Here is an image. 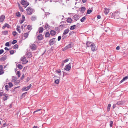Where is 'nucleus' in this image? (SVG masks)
I'll return each mask as SVG.
<instances>
[{
  "label": "nucleus",
  "mask_w": 128,
  "mask_h": 128,
  "mask_svg": "<svg viewBox=\"0 0 128 128\" xmlns=\"http://www.w3.org/2000/svg\"><path fill=\"white\" fill-rule=\"evenodd\" d=\"M56 39L55 38L52 39L49 41V42L50 45H52L54 44L56 41Z\"/></svg>",
  "instance_id": "1"
},
{
  "label": "nucleus",
  "mask_w": 128,
  "mask_h": 128,
  "mask_svg": "<svg viewBox=\"0 0 128 128\" xmlns=\"http://www.w3.org/2000/svg\"><path fill=\"white\" fill-rule=\"evenodd\" d=\"M20 3L23 5L24 6L25 8H26V6L29 5V3L28 2H27L26 1H22Z\"/></svg>",
  "instance_id": "2"
},
{
  "label": "nucleus",
  "mask_w": 128,
  "mask_h": 128,
  "mask_svg": "<svg viewBox=\"0 0 128 128\" xmlns=\"http://www.w3.org/2000/svg\"><path fill=\"white\" fill-rule=\"evenodd\" d=\"M120 12L118 11H116L115 12L112 13V15L115 18H117L118 17L119 15Z\"/></svg>",
  "instance_id": "3"
},
{
  "label": "nucleus",
  "mask_w": 128,
  "mask_h": 128,
  "mask_svg": "<svg viewBox=\"0 0 128 128\" xmlns=\"http://www.w3.org/2000/svg\"><path fill=\"white\" fill-rule=\"evenodd\" d=\"M26 10H27V13L28 14L31 15L32 14L33 10L32 8H28Z\"/></svg>",
  "instance_id": "4"
},
{
  "label": "nucleus",
  "mask_w": 128,
  "mask_h": 128,
  "mask_svg": "<svg viewBox=\"0 0 128 128\" xmlns=\"http://www.w3.org/2000/svg\"><path fill=\"white\" fill-rule=\"evenodd\" d=\"M73 46V44L72 43H70V44H68L67 46H66L64 49L65 50H66L67 49L72 48Z\"/></svg>",
  "instance_id": "5"
},
{
  "label": "nucleus",
  "mask_w": 128,
  "mask_h": 128,
  "mask_svg": "<svg viewBox=\"0 0 128 128\" xmlns=\"http://www.w3.org/2000/svg\"><path fill=\"white\" fill-rule=\"evenodd\" d=\"M91 46L90 47L92 51L93 52L94 51L96 50V48L94 43H93Z\"/></svg>",
  "instance_id": "6"
},
{
  "label": "nucleus",
  "mask_w": 128,
  "mask_h": 128,
  "mask_svg": "<svg viewBox=\"0 0 128 128\" xmlns=\"http://www.w3.org/2000/svg\"><path fill=\"white\" fill-rule=\"evenodd\" d=\"M71 68V66L70 64L66 65L65 67V70L67 71L69 70Z\"/></svg>",
  "instance_id": "7"
},
{
  "label": "nucleus",
  "mask_w": 128,
  "mask_h": 128,
  "mask_svg": "<svg viewBox=\"0 0 128 128\" xmlns=\"http://www.w3.org/2000/svg\"><path fill=\"white\" fill-rule=\"evenodd\" d=\"M22 64H25L28 62V60H26V58L25 57L23 58L21 60Z\"/></svg>",
  "instance_id": "8"
},
{
  "label": "nucleus",
  "mask_w": 128,
  "mask_h": 128,
  "mask_svg": "<svg viewBox=\"0 0 128 128\" xmlns=\"http://www.w3.org/2000/svg\"><path fill=\"white\" fill-rule=\"evenodd\" d=\"M30 48L33 50H34L36 49V46L35 44H33L31 45Z\"/></svg>",
  "instance_id": "9"
},
{
  "label": "nucleus",
  "mask_w": 128,
  "mask_h": 128,
  "mask_svg": "<svg viewBox=\"0 0 128 128\" xmlns=\"http://www.w3.org/2000/svg\"><path fill=\"white\" fill-rule=\"evenodd\" d=\"M7 58V56L6 55H4L2 57H1L0 58V61L1 62H2L5 60Z\"/></svg>",
  "instance_id": "10"
},
{
  "label": "nucleus",
  "mask_w": 128,
  "mask_h": 128,
  "mask_svg": "<svg viewBox=\"0 0 128 128\" xmlns=\"http://www.w3.org/2000/svg\"><path fill=\"white\" fill-rule=\"evenodd\" d=\"M5 18L4 15H2L0 16V22H2Z\"/></svg>",
  "instance_id": "11"
},
{
  "label": "nucleus",
  "mask_w": 128,
  "mask_h": 128,
  "mask_svg": "<svg viewBox=\"0 0 128 128\" xmlns=\"http://www.w3.org/2000/svg\"><path fill=\"white\" fill-rule=\"evenodd\" d=\"M74 19L76 21H77L79 18V16L78 15H75L73 16Z\"/></svg>",
  "instance_id": "12"
},
{
  "label": "nucleus",
  "mask_w": 128,
  "mask_h": 128,
  "mask_svg": "<svg viewBox=\"0 0 128 128\" xmlns=\"http://www.w3.org/2000/svg\"><path fill=\"white\" fill-rule=\"evenodd\" d=\"M93 43H92L91 42H87L86 43V45L88 47H89L90 46H91L92 44Z\"/></svg>",
  "instance_id": "13"
},
{
  "label": "nucleus",
  "mask_w": 128,
  "mask_h": 128,
  "mask_svg": "<svg viewBox=\"0 0 128 128\" xmlns=\"http://www.w3.org/2000/svg\"><path fill=\"white\" fill-rule=\"evenodd\" d=\"M50 34L51 36H54L55 35L56 32L54 30H51L50 32Z\"/></svg>",
  "instance_id": "14"
},
{
  "label": "nucleus",
  "mask_w": 128,
  "mask_h": 128,
  "mask_svg": "<svg viewBox=\"0 0 128 128\" xmlns=\"http://www.w3.org/2000/svg\"><path fill=\"white\" fill-rule=\"evenodd\" d=\"M4 97L3 98V100H6L8 98V95L6 94H4Z\"/></svg>",
  "instance_id": "15"
},
{
  "label": "nucleus",
  "mask_w": 128,
  "mask_h": 128,
  "mask_svg": "<svg viewBox=\"0 0 128 128\" xmlns=\"http://www.w3.org/2000/svg\"><path fill=\"white\" fill-rule=\"evenodd\" d=\"M42 38V34H40L38 36V38L39 40H41Z\"/></svg>",
  "instance_id": "16"
},
{
  "label": "nucleus",
  "mask_w": 128,
  "mask_h": 128,
  "mask_svg": "<svg viewBox=\"0 0 128 128\" xmlns=\"http://www.w3.org/2000/svg\"><path fill=\"white\" fill-rule=\"evenodd\" d=\"M31 19L32 21H34L36 19V17L35 16H33L31 17Z\"/></svg>",
  "instance_id": "17"
},
{
  "label": "nucleus",
  "mask_w": 128,
  "mask_h": 128,
  "mask_svg": "<svg viewBox=\"0 0 128 128\" xmlns=\"http://www.w3.org/2000/svg\"><path fill=\"white\" fill-rule=\"evenodd\" d=\"M69 30L68 29L66 30H64V33L63 34L64 35H66L67 34L68 32H69Z\"/></svg>",
  "instance_id": "18"
},
{
  "label": "nucleus",
  "mask_w": 128,
  "mask_h": 128,
  "mask_svg": "<svg viewBox=\"0 0 128 128\" xmlns=\"http://www.w3.org/2000/svg\"><path fill=\"white\" fill-rule=\"evenodd\" d=\"M128 79V75L127 76L124 77L123 79L120 81L121 82H122L124 80Z\"/></svg>",
  "instance_id": "19"
},
{
  "label": "nucleus",
  "mask_w": 128,
  "mask_h": 128,
  "mask_svg": "<svg viewBox=\"0 0 128 128\" xmlns=\"http://www.w3.org/2000/svg\"><path fill=\"white\" fill-rule=\"evenodd\" d=\"M109 12L108 9L107 8H104V12L106 15Z\"/></svg>",
  "instance_id": "20"
},
{
  "label": "nucleus",
  "mask_w": 128,
  "mask_h": 128,
  "mask_svg": "<svg viewBox=\"0 0 128 128\" xmlns=\"http://www.w3.org/2000/svg\"><path fill=\"white\" fill-rule=\"evenodd\" d=\"M30 88H29L28 86L27 87L23 88H22V90L24 91H26L29 90Z\"/></svg>",
  "instance_id": "21"
},
{
  "label": "nucleus",
  "mask_w": 128,
  "mask_h": 128,
  "mask_svg": "<svg viewBox=\"0 0 128 128\" xmlns=\"http://www.w3.org/2000/svg\"><path fill=\"white\" fill-rule=\"evenodd\" d=\"M67 21L68 23H71L72 21V19L70 18H68Z\"/></svg>",
  "instance_id": "22"
},
{
  "label": "nucleus",
  "mask_w": 128,
  "mask_h": 128,
  "mask_svg": "<svg viewBox=\"0 0 128 128\" xmlns=\"http://www.w3.org/2000/svg\"><path fill=\"white\" fill-rule=\"evenodd\" d=\"M76 25H74L72 26H71L70 28V30H73L75 29L76 28Z\"/></svg>",
  "instance_id": "23"
},
{
  "label": "nucleus",
  "mask_w": 128,
  "mask_h": 128,
  "mask_svg": "<svg viewBox=\"0 0 128 128\" xmlns=\"http://www.w3.org/2000/svg\"><path fill=\"white\" fill-rule=\"evenodd\" d=\"M16 30L17 31H18L19 33H20L21 32L20 31V26H17L16 28Z\"/></svg>",
  "instance_id": "24"
},
{
  "label": "nucleus",
  "mask_w": 128,
  "mask_h": 128,
  "mask_svg": "<svg viewBox=\"0 0 128 128\" xmlns=\"http://www.w3.org/2000/svg\"><path fill=\"white\" fill-rule=\"evenodd\" d=\"M86 19V16H84L82 18H81L80 20V21L81 22H84V21Z\"/></svg>",
  "instance_id": "25"
},
{
  "label": "nucleus",
  "mask_w": 128,
  "mask_h": 128,
  "mask_svg": "<svg viewBox=\"0 0 128 128\" xmlns=\"http://www.w3.org/2000/svg\"><path fill=\"white\" fill-rule=\"evenodd\" d=\"M66 26V24H61L60 26V27L61 28H65Z\"/></svg>",
  "instance_id": "26"
},
{
  "label": "nucleus",
  "mask_w": 128,
  "mask_h": 128,
  "mask_svg": "<svg viewBox=\"0 0 128 128\" xmlns=\"http://www.w3.org/2000/svg\"><path fill=\"white\" fill-rule=\"evenodd\" d=\"M50 26L49 25L47 24H46V25L45 26L44 28L46 30H47L48 29V28H49Z\"/></svg>",
  "instance_id": "27"
},
{
  "label": "nucleus",
  "mask_w": 128,
  "mask_h": 128,
  "mask_svg": "<svg viewBox=\"0 0 128 128\" xmlns=\"http://www.w3.org/2000/svg\"><path fill=\"white\" fill-rule=\"evenodd\" d=\"M8 32L7 30L2 31V34H3L6 35L8 34Z\"/></svg>",
  "instance_id": "28"
},
{
  "label": "nucleus",
  "mask_w": 128,
  "mask_h": 128,
  "mask_svg": "<svg viewBox=\"0 0 128 128\" xmlns=\"http://www.w3.org/2000/svg\"><path fill=\"white\" fill-rule=\"evenodd\" d=\"M4 27H7V28H9L10 27V26L8 24L6 23L4 25Z\"/></svg>",
  "instance_id": "29"
},
{
  "label": "nucleus",
  "mask_w": 128,
  "mask_h": 128,
  "mask_svg": "<svg viewBox=\"0 0 128 128\" xmlns=\"http://www.w3.org/2000/svg\"><path fill=\"white\" fill-rule=\"evenodd\" d=\"M111 106V104H108L107 108V111L108 112L110 110V108Z\"/></svg>",
  "instance_id": "30"
},
{
  "label": "nucleus",
  "mask_w": 128,
  "mask_h": 128,
  "mask_svg": "<svg viewBox=\"0 0 128 128\" xmlns=\"http://www.w3.org/2000/svg\"><path fill=\"white\" fill-rule=\"evenodd\" d=\"M17 67L18 68L20 69H21L22 68V65L20 64H18V65Z\"/></svg>",
  "instance_id": "31"
},
{
  "label": "nucleus",
  "mask_w": 128,
  "mask_h": 128,
  "mask_svg": "<svg viewBox=\"0 0 128 128\" xmlns=\"http://www.w3.org/2000/svg\"><path fill=\"white\" fill-rule=\"evenodd\" d=\"M81 10L82 12H84L86 10V8L84 7H82L81 8Z\"/></svg>",
  "instance_id": "32"
},
{
  "label": "nucleus",
  "mask_w": 128,
  "mask_h": 128,
  "mask_svg": "<svg viewBox=\"0 0 128 128\" xmlns=\"http://www.w3.org/2000/svg\"><path fill=\"white\" fill-rule=\"evenodd\" d=\"M50 34L48 32H46L45 34V36L46 37H48L49 36Z\"/></svg>",
  "instance_id": "33"
},
{
  "label": "nucleus",
  "mask_w": 128,
  "mask_h": 128,
  "mask_svg": "<svg viewBox=\"0 0 128 128\" xmlns=\"http://www.w3.org/2000/svg\"><path fill=\"white\" fill-rule=\"evenodd\" d=\"M27 28L28 30H31L32 29V26L30 25H28V26Z\"/></svg>",
  "instance_id": "34"
},
{
  "label": "nucleus",
  "mask_w": 128,
  "mask_h": 128,
  "mask_svg": "<svg viewBox=\"0 0 128 128\" xmlns=\"http://www.w3.org/2000/svg\"><path fill=\"white\" fill-rule=\"evenodd\" d=\"M18 6L20 10L22 12H23L24 11V10L22 8V7L20 6V4H18Z\"/></svg>",
  "instance_id": "35"
},
{
  "label": "nucleus",
  "mask_w": 128,
  "mask_h": 128,
  "mask_svg": "<svg viewBox=\"0 0 128 128\" xmlns=\"http://www.w3.org/2000/svg\"><path fill=\"white\" fill-rule=\"evenodd\" d=\"M28 35V33H26L24 34V37L26 38Z\"/></svg>",
  "instance_id": "36"
},
{
  "label": "nucleus",
  "mask_w": 128,
  "mask_h": 128,
  "mask_svg": "<svg viewBox=\"0 0 128 128\" xmlns=\"http://www.w3.org/2000/svg\"><path fill=\"white\" fill-rule=\"evenodd\" d=\"M43 28L42 27H40V28L39 32L40 33L42 32L43 31Z\"/></svg>",
  "instance_id": "37"
},
{
  "label": "nucleus",
  "mask_w": 128,
  "mask_h": 128,
  "mask_svg": "<svg viewBox=\"0 0 128 128\" xmlns=\"http://www.w3.org/2000/svg\"><path fill=\"white\" fill-rule=\"evenodd\" d=\"M27 55L29 58H30L32 56L31 53L30 52H28L27 54Z\"/></svg>",
  "instance_id": "38"
},
{
  "label": "nucleus",
  "mask_w": 128,
  "mask_h": 128,
  "mask_svg": "<svg viewBox=\"0 0 128 128\" xmlns=\"http://www.w3.org/2000/svg\"><path fill=\"white\" fill-rule=\"evenodd\" d=\"M16 16L18 17H20L21 15L20 14V13L19 12H18L16 13Z\"/></svg>",
  "instance_id": "39"
},
{
  "label": "nucleus",
  "mask_w": 128,
  "mask_h": 128,
  "mask_svg": "<svg viewBox=\"0 0 128 128\" xmlns=\"http://www.w3.org/2000/svg\"><path fill=\"white\" fill-rule=\"evenodd\" d=\"M123 104L122 102H121V101H119L116 103V104L117 105H122Z\"/></svg>",
  "instance_id": "40"
},
{
  "label": "nucleus",
  "mask_w": 128,
  "mask_h": 128,
  "mask_svg": "<svg viewBox=\"0 0 128 128\" xmlns=\"http://www.w3.org/2000/svg\"><path fill=\"white\" fill-rule=\"evenodd\" d=\"M110 127H111L112 126L113 122L112 121L110 120Z\"/></svg>",
  "instance_id": "41"
},
{
  "label": "nucleus",
  "mask_w": 128,
  "mask_h": 128,
  "mask_svg": "<svg viewBox=\"0 0 128 128\" xmlns=\"http://www.w3.org/2000/svg\"><path fill=\"white\" fill-rule=\"evenodd\" d=\"M92 11L91 10H88L87 13L88 14H90L92 12Z\"/></svg>",
  "instance_id": "42"
},
{
  "label": "nucleus",
  "mask_w": 128,
  "mask_h": 128,
  "mask_svg": "<svg viewBox=\"0 0 128 128\" xmlns=\"http://www.w3.org/2000/svg\"><path fill=\"white\" fill-rule=\"evenodd\" d=\"M9 84V86H10V88H11L13 86V84H12V83L11 82H10L8 83Z\"/></svg>",
  "instance_id": "43"
},
{
  "label": "nucleus",
  "mask_w": 128,
  "mask_h": 128,
  "mask_svg": "<svg viewBox=\"0 0 128 128\" xmlns=\"http://www.w3.org/2000/svg\"><path fill=\"white\" fill-rule=\"evenodd\" d=\"M56 72L58 73H60V74H59V75H61V70H56Z\"/></svg>",
  "instance_id": "44"
},
{
  "label": "nucleus",
  "mask_w": 128,
  "mask_h": 128,
  "mask_svg": "<svg viewBox=\"0 0 128 128\" xmlns=\"http://www.w3.org/2000/svg\"><path fill=\"white\" fill-rule=\"evenodd\" d=\"M59 80L58 79H57L55 81V82L56 84H58L59 82Z\"/></svg>",
  "instance_id": "45"
},
{
  "label": "nucleus",
  "mask_w": 128,
  "mask_h": 128,
  "mask_svg": "<svg viewBox=\"0 0 128 128\" xmlns=\"http://www.w3.org/2000/svg\"><path fill=\"white\" fill-rule=\"evenodd\" d=\"M19 82L20 81L19 80H17L15 82L14 84H15L17 85L19 83Z\"/></svg>",
  "instance_id": "46"
},
{
  "label": "nucleus",
  "mask_w": 128,
  "mask_h": 128,
  "mask_svg": "<svg viewBox=\"0 0 128 128\" xmlns=\"http://www.w3.org/2000/svg\"><path fill=\"white\" fill-rule=\"evenodd\" d=\"M10 54H12L14 53V50L10 51Z\"/></svg>",
  "instance_id": "47"
},
{
  "label": "nucleus",
  "mask_w": 128,
  "mask_h": 128,
  "mask_svg": "<svg viewBox=\"0 0 128 128\" xmlns=\"http://www.w3.org/2000/svg\"><path fill=\"white\" fill-rule=\"evenodd\" d=\"M13 47L14 49L17 48H18V45L17 44H16Z\"/></svg>",
  "instance_id": "48"
},
{
  "label": "nucleus",
  "mask_w": 128,
  "mask_h": 128,
  "mask_svg": "<svg viewBox=\"0 0 128 128\" xmlns=\"http://www.w3.org/2000/svg\"><path fill=\"white\" fill-rule=\"evenodd\" d=\"M17 75H18V77H20V74L19 71H17L16 73Z\"/></svg>",
  "instance_id": "49"
},
{
  "label": "nucleus",
  "mask_w": 128,
  "mask_h": 128,
  "mask_svg": "<svg viewBox=\"0 0 128 128\" xmlns=\"http://www.w3.org/2000/svg\"><path fill=\"white\" fill-rule=\"evenodd\" d=\"M25 18L24 16V15H23L22 16V20L23 21H24L25 20Z\"/></svg>",
  "instance_id": "50"
},
{
  "label": "nucleus",
  "mask_w": 128,
  "mask_h": 128,
  "mask_svg": "<svg viewBox=\"0 0 128 128\" xmlns=\"http://www.w3.org/2000/svg\"><path fill=\"white\" fill-rule=\"evenodd\" d=\"M42 110V109H38L37 110H36V111L34 112H33V113L34 114L36 112H38L40 110Z\"/></svg>",
  "instance_id": "51"
},
{
  "label": "nucleus",
  "mask_w": 128,
  "mask_h": 128,
  "mask_svg": "<svg viewBox=\"0 0 128 128\" xmlns=\"http://www.w3.org/2000/svg\"><path fill=\"white\" fill-rule=\"evenodd\" d=\"M5 46H9V43L8 42H6L5 44Z\"/></svg>",
  "instance_id": "52"
},
{
  "label": "nucleus",
  "mask_w": 128,
  "mask_h": 128,
  "mask_svg": "<svg viewBox=\"0 0 128 128\" xmlns=\"http://www.w3.org/2000/svg\"><path fill=\"white\" fill-rule=\"evenodd\" d=\"M4 52V50L2 49H1L0 50V54H2Z\"/></svg>",
  "instance_id": "53"
},
{
  "label": "nucleus",
  "mask_w": 128,
  "mask_h": 128,
  "mask_svg": "<svg viewBox=\"0 0 128 128\" xmlns=\"http://www.w3.org/2000/svg\"><path fill=\"white\" fill-rule=\"evenodd\" d=\"M17 41L16 40H14L12 42V44H14L17 42Z\"/></svg>",
  "instance_id": "54"
},
{
  "label": "nucleus",
  "mask_w": 128,
  "mask_h": 128,
  "mask_svg": "<svg viewBox=\"0 0 128 128\" xmlns=\"http://www.w3.org/2000/svg\"><path fill=\"white\" fill-rule=\"evenodd\" d=\"M4 73L3 70H0V74H2Z\"/></svg>",
  "instance_id": "55"
},
{
  "label": "nucleus",
  "mask_w": 128,
  "mask_h": 128,
  "mask_svg": "<svg viewBox=\"0 0 128 128\" xmlns=\"http://www.w3.org/2000/svg\"><path fill=\"white\" fill-rule=\"evenodd\" d=\"M16 34V32H12V34L14 36H15Z\"/></svg>",
  "instance_id": "56"
},
{
  "label": "nucleus",
  "mask_w": 128,
  "mask_h": 128,
  "mask_svg": "<svg viewBox=\"0 0 128 128\" xmlns=\"http://www.w3.org/2000/svg\"><path fill=\"white\" fill-rule=\"evenodd\" d=\"M61 38V37L60 36L58 37V41H60Z\"/></svg>",
  "instance_id": "57"
},
{
  "label": "nucleus",
  "mask_w": 128,
  "mask_h": 128,
  "mask_svg": "<svg viewBox=\"0 0 128 128\" xmlns=\"http://www.w3.org/2000/svg\"><path fill=\"white\" fill-rule=\"evenodd\" d=\"M69 60V59L68 58L66 59V60H64L63 62H67Z\"/></svg>",
  "instance_id": "58"
},
{
  "label": "nucleus",
  "mask_w": 128,
  "mask_h": 128,
  "mask_svg": "<svg viewBox=\"0 0 128 128\" xmlns=\"http://www.w3.org/2000/svg\"><path fill=\"white\" fill-rule=\"evenodd\" d=\"M3 68V66L2 65H0V70H2Z\"/></svg>",
  "instance_id": "59"
},
{
  "label": "nucleus",
  "mask_w": 128,
  "mask_h": 128,
  "mask_svg": "<svg viewBox=\"0 0 128 128\" xmlns=\"http://www.w3.org/2000/svg\"><path fill=\"white\" fill-rule=\"evenodd\" d=\"M8 87H9V86H8L7 85H6L5 86L6 90H8Z\"/></svg>",
  "instance_id": "60"
},
{
  "label": "nucleus",
  "mask_w": 128,
  "mask_h": 128,
  "mask_svg": "<svg viewBox=\"0 0 128 128\" xmlns=\"http://www.w3.org/2000/svg\"><path fill=\"white\" fill-rule=\"evenodd\" d=\"M116 106V104H114L113 106V108H115Z\"/></svg>",
  "instance_id": "61"
},
{
  "label": "nucleus",
  "mask_w": 128,
  "mask_h": 128,
  "mask_svg": "<svg viewBox=\"0 0 128 128\" xmlns=\"http://www.w3.org/2000/svg\"><path fill=\"white\" fill-rule=\"evenodd\" d=\"M97 18H98L100 19L101 18V16L100 15H98L97 16Z\"/></svg>",
  "instance_id": "62"
},
{
  "label": "nucleus",
  "mask_w": 128,
  "mask_h": 128,
  "mask_svg": "<svg viewBox=\"0 0 128 128\" xmlns=\"http://www.w3.org/2000/svg\"><path fill=\"white\" fill-rule=\"evenodd\" d=\"M120 49V46H117L116 48V49L117 50H119Z\"/></svg>",
  "instance_id": "63"
},
{
  "label": "nucleus",
  "mask_w": 128,
  "mask_h": 128,
  "mask_svg": "<svg viewBox=\"0 0 128 128\" xmlns=\"http://www.w3.org/2000/svg\"><path fill=\"white\" fill-rule=\"evenodd\" d=\"M4 48L5 50H9L8 48L6 47H5Z\"/></svg>",
  "instance_id": "64"
}]
</instances>
